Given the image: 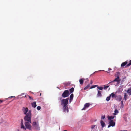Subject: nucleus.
<instances>
[{"instance_id": "nucleus-1", "label": "nucleus", "mask_w": 131, "mask_h": 131, "mask_svg": "<svg viewBox=\"0 0 131 131\" xmlns=\"http://www.w3.org/2000/svg\"><path fill=\"white\" fill-rule=\"evenodd\" d=\"M31 111H29L28 112L24 117V119L25 121L31 123Z\"/></svg>"}, {"instance_id": "nucleus-2", "label": "nucleus", "mask_w": 131, "mask_h": 131, "mask_svg": "<svg viewBox=\"0 0 131 131\" xmlns=\"http://www.w3.org/2000/svg\"><path fill=\"white\" fill-rule=\"evenodd\" d=\"M62 97H59L58 98V99L59 100H61V104L62 106L68 105V101L69 99V98H67L66 99H62Z\"/></svg>"}, {"instance_id": "nucleus-3", "label": "nucleus", "mask_w": 131, "mask_h": 131, "mask_svg": "<svg viewBox=\"0 0 131 131\" xmlns=\"http://www.w3.org/2000/svg\"><path fill=\"white\" fill-rule=\"evenodd\" d=\"M70 93L68 90H66L63 92L62 95V96L63 98H65L68 97Z\"/></svg>"}, {"instance_id": "nucleus-4", "label": "nucleus", "mask_w": 131, "mask_h": 131, "mask_svg": "<svg viewBox=\"0 0 131 131\" xmlns=\"http://www.w3.org/2000/svg\"><path fill=\"white\" fill-rule=\"evenodd\" d=\"M30 123L28 122H25V125L26 126L25 128L28 129L29 130H31V126L30 124Z\"/></svg>"}, {"instance_id": "nucleus-5", "label": "nucleus", "mask_w": 131, "mask_h": 131, "mask_svg": "<svg viewBox=\"0 0 131 131\" xmlns=\"http://www.w3.org/2000/svg\"><path fill=\"white\" fill-rule=\"evenodd\" d=\"M62 111L63 112L68 113L69 112V108L68 105L62 106Z\"/></svg>"}, {"instance_id": "nucleus-6", "label": "nucleus", "mask_w": 131, "mask_h": 131, "mask_svg": "<svg viewBox=\"0 0 131 131\" xmlns=\"http://www.w3.org/2000/svg\"><path fill=\"white\" fill-rule=\"evenodd\" d=\"M110 124L108 126V127H110L111 126L113 127L115 126V123L114 122L113 120L110 121V122H109Z\"/></svg>"}, {"instance_id": "nucleus-7", "label": "nucleus", "mask_w": 131, "mask_h": 131, "mask_svg": "<svg viewBox=\"0 0 131 131\" xmlns=\"http://www.w3.org/2000/svg\"><path fill=\"white\" fill-rule=\"evenodd\" d=\"M22 110L24 114L25 115L27 114V113L29 111L28 108L27 107H23Z\"/></svg>"}, {"instance_id": "nucleus-8", "label": "nucleus", "mask_w": 131, "mask_h": 131, "mask_svg": "<svg viewBox=\"0 0 131 131\" xmlns=\"http://www.w3.org/2000/svg\"><path fill=\"white\" fill-rule=\"evenodd\" d=\"M32 126L35 127V128L37 129L38 128L39 126V124L38 122H33L32 124Z\"/></svg>"}, {"instance_id": "nucleus-9", "label": "nucleus", "mask_w": 131, "mask_h": 131, "mask_svg": "<svg viewBox=\"0 0 131 131\" xmlns=\"http://www.w3.org/2000/svg\"><path fill=\"white\" fill-rule=\"evenodd\" d=\"M90 105V103H86L84 105V107L82 109V110H85V109L88 107Z\"/></svg>"}, {"instance_id": "nucleus-10", "label": "nucleus", "mask_w": 131, "mask_h": 131, "mask_svg": "<svg viewBox=\"0 0 131 131\" xmlns=\"http://www.w3.org/2000/svg\"><path fill=\"white\" fill-rule=\"evenodd\" d=\"M120 81V80L119 78H116L113 81H112L110 82L109 83H111L113 82H117V84L119 83Z\"/></svg>"}, {"instance_id": "nucleus-11", "label": "nucleus", "mask_w": 131, "mask_h": 131, "mask_svg": "<svg viewBox=\"0 0 131 131\" xmlns=\"http://www.w3.org/2000/svg\"><path fill=\"white\" fill-rule=\"evenodd\" d=\"M122 97L121 95H119L115 97V99L116 100L120 101L122 100Z\"/></svg>"}, {"instance_id": "nucleus-12", "label": "nucleus", "mask_w": 131, "mask_h": 131, "mask_svg": "<svg viewBox=\"0 0 131 131\" xmlns=\"http://www.w3.org/2000/svg\"><path fill=\"white\" fill-rule=\"evenodd\" d=\"M21 128H23L25 130L26 129V128L25 127V126L23 125V119H21Z\"/></svg>"}, {"instance_id": "nucleus-13", "label": "nucleus", "mask_w": 131, "mask_h": 131, "mask_svg": "<svg viewBox=\"0 0 131 131\" xmlns=\"http://www.w3.org/2000/svg\"><path fill=\"white\" fill-rule=\"evenodd\" d=\"M102 96L101 94V91H98L97 93V97H101Z\"/></svg>"}, {"instance_id": "nucleus-14", "label": "nucleus", "mask_w": 131, "mask_h": 131, "mask_svg": "<svg viewBox=\"0 0 131 131\" xmlns=\"http://www.w3.org/2000/svg\"><path fill=\"white\" fill-rule=\"evenodd\" d=\"M110 96H111L112 98H114L115 99V97L117 95H116L113 92L110 95Z\"/></svg>"}, {"instance_id": "nucleus-15", "label": "nucleus", "mask_w": 131, "mask_h": 131, "mask_svg": "<svg viewBox=\"0 0 131 131\" xmlns=\"http://www.w3.org/2000/svg\"><path fill=\"white\" fill-rule=\"evenodd\" d=\"M73 94H71L70 96V99L69 101L70 102H71V101L73 99Z\"/></svg>"}, {"instance_id": "nucleus-16", "label": "nucleus", "mask_w": 131, "mask_h": 131, "mask_svg": "<svg viewBox=\"0 0 131 131\" xmlns=\"http://www.w3.org/2000/svg\"><path fill=\"white\" fill-rule=\"evenodd\" d=\"M127 61L122 63L121 64V66L122 67L125 66L127 64Z\"/></svg>"}, {"instance_id": "nucleus-17", "label": "nucleus", "mask_w": 131, "mask_h": 131, "mask_svg": "<svg viewBox=\"0 0 131 131\" xmlns=\"http://www.w3.org/2000/svg\"><path fill=\"white\" fill-rule=\"evenodd\" d=\"M31 105L32 106L34 107L35 108L37 106V105L36 104V103L35 102H34L31 103Z\"/></svg>"}, {"instance_id": "nucleus-18", "label": "nucleus", "mask_w": 131, "mask_h": 131, "mask_svg": "<svg viewBox=\"0 0 131 131\" xmlns=\"http://www.w3.org/2000/svg\"><path fill=\"white\" fill-rule=\"evenodd\" d=\"M101 124L103 127H104L105 125V123L102 121H101Z\"/></svg>"}, {"instance_id": "nucleus-19", "label": "nucleus", "mask_w": 131, "mask_h": 131, "mask_svg": "<svg viewBox=\"0 0 131 131\" xmlns=\"http://www.w3.org/2000/svg\"><path fill=\"white\" fill-rule=\"evenodd\" d=\"M114 118V116H108V119L110 120V121L111 120H112V119H113Z\"/></svg>"}, {"instance_id": "nucleus-20", "label": "nucleus", "mask_w": 131, "mask_h": 131, "mask_svg": "<svg viewBox=\"0 0 131 131\" xmlns=\"http://www.w3.org/2000/svg\"><path fill=\"white\" fill-rule=\"evenodd\" d=\"M84 79H81L79 80V82L80 84H82L83 83V80H84Z\"/></svg>"}, {"instance_id": "nucleus-21", "label": "nucleus", "mask_w": 131, "mask_h": 131, "mask_svg": "<svg viewBox=\"0 0 131 131\" xmlns=\"http://www.w3.org/2000/svg\"><path fill=\"white\" fill-rule=\"evenodd\" d=\"M120 73L119 72H117L116 73V74L115 75V77H117V78H119V76Z\"/></svg>"}, {"instance_id": "nucleus-22", "label": "nucleus", "mask_w": 131, "mask_h": 131, "mask_svg": "<svg viewBox=\"0 0 131 131\" xmlns=\"http://www.w3.org/2000/svg\"><path fill=\"white\" fill-rule=\"evenodd\" d=\"M74 88H73L72 87L71 88V89H69V91L71 93L73 92L74 91Z\"/></svg>"}, {"instance_id": "nucleus-23", "label": "nucleus", "mask_w": 131, "mask_h": 131, "mask_svg": "<svg viewBox=\"0 0 131 131\" xmlns=\"http://www.w3.org/2000/svg\"><path fill=\"white\" fill-rule=\"evenodd\" d=\"M127 93L129 94V95H131V89H128L127 91Z\"/></svg>"}, {"instance_id": "nucleus-24", "label": "nucleus", "mask_w": 131, "mask_h": 131, "mask_svg": "<svg viewBox=\"0 0 131 131\" xmlns=\"http://www.w3.org/2000/svg\"><path fill=\"white\" fill-rule=\"evenodd\" d=\"M127 98V95L126 93H125L124 95V99L125 101H126Z\"/></svg>"}, {"instance_id": "nucleus-25", "label": "nucleus", "mask_w": 131, "mask_h": 131, "mask_svg": "<svg viewBox=\"0 0 131 131\" xmlns=\"http://www.w3.org/2000/svg\"><path fill=\"white\" fill-rule=\"evenodd\" d=\"M114 112L115 113L114 114L115 115H116L118 113V111L117 110L115 109V110Z\"/></svg>"}, {"instance_id": "nucleus-26", "label": "nucleus", "mask_w": 131, "mask_h": 131, "mask_svg": "<svg viewBox=\"0 0 131 131\" xmlns=\"http://www.w3.org/2000/svg\"><path fill=\"white\" fill-rule=\"evenodd\" d=\"M103 87H102L101 86H99L97 85V89L99 90H103Z\"/></svg>"}, {"instance_id": "nucleus-27", "label": "nucleus", "mask_w": 131, "mask_h": 131, "mask_svg": "<svg viewBox=\"0 0 131 131\" xmlns=\"http://www.w3.org/2000/svg\"><path fill=\"white\" fill-rule=\"evenodd\" d=\"M90 86V85L89 84H88L84 88V90H86L88 89L89 87Z\"/></svg>"}, {"instance_id": "nucleus-28", "label": "nucleus", "mask_w": 131, "mask_h": 131, "mask_svg": "<svg viewBox=\"0 0 131 131\" xmlns=\"http://www.w3.org/2000/svg\"><path fill=\"white\" fill-rule=\"evenodd\" d=\"M111 96L110 95L109 96L107 97L106 99V100L107 101H108L110 100Z\"/></svg>"}, {"instance_id": "nucleus-29", "label": "nucleus", "mask_w": 131, "mask_h": 131, "mask_svg": "<svg viewBox=\"0 0 131 131\" xmlns=\"http://www.w3.org/2000/svg\"><path fill=\"white\" fill-rule=\"evenodd\" d=\"M97 86V85H92L91 86V87H90V89H91L93 88H95Z\"/></svg>"}, {"instance_id": "nucleus-30", "label": "nucleus", "mask_w": 131, "mask_h": 131, "mask_svg": "<svg viewBox=\"0 0 131 131\" xmlns=\"http://www.w3.org/2000/svg\"><path fill=\"white\" fill-rule=\"evenodd\" d=\"M129 63L126 66V67H128L129 66H130L131 65V60H130L129 61Z\"/></svg>"}, {"instance_id": "nucleus-31", "label": "nucleus", "mask_w": 131, "mask_h": 131, "mask_svg": "<svg viewBox=\"0 0 131 131\" xmlns=\"http://www.w3.org/2000/svg\"><path fill=\"white\" fill-rule=\"evenodd\" d=\"M109 87V86L107 85V86H105L104 85V89L105 90H106L107 88H108Z\"/></svg>"}, {"instance_id": "nucleus-32", "label": "nucleus", "mask_w": 131, "mask_h": 131, "mask_svg": "<svg viewBox=\"0 0 131 131\" xmlns=\"http://www.w3.org/2000/svg\"><path fill=\"white\" fill-rule=\"evenodd\" d=\"M96 126V125H91V128L92 129H93L95 127V126Z\"/></svg>"}, {"instance_id": "nucleus-33", "label": "nucleus", "mask_w": 131, "mask_h": 131, "mask_svg": "<svg viewBox=\"0 0 131 131\" xmlns=\"http://www.w3.org/2000/svg\"><path fill=\"white\" fill-rule=\"evenodd\" d=\"M37 110H39L41 109V107L39 106H38L37 107Z\"/></svg>"}, {"instance_id": "nucleus-34", "label": "nucleus", "mask_w": 131, "mask_h": 131, "mask_svg": "<svg viewBox=\"0 0 131 131\" xmlns=\"http://www.w3.org/2000/svg\"><path fill=\"white\" fill-rule=\"evenodd\" d=\"M105 117V115H104L102 116L101 117V119H104Z\"/></svg>"}, {"instance_id": "nucleus-35", "label": "nucleus", "mask_w": 131, "mask_h": 131, "mask_svg": "<svg viewBox=\"0 0 131 131\" xmlns=\"http://www.w3.org/2000/svg\"><path fill=\"white\" fill-rule=\"evenodd\" d=\"M28 97H29V98L30 100H33L32 97H31V96H28Z\"/></svg>"}, {"instance_id": "nucleus-36", "label": "nucleus", "mask_w": 131, "mask_h": 131, "mask_svg": "<svg viewBox=\"0 0 131 131\" xmlns=\"http://www.w3.org/2000/svg\"><path fill=\"white\" fill-rule=\"evenodd\" d=\"M93 83V82L92 80H91L90 81V84H92Z\"/></svg>"}, {"instance_id": "nucleus-37", "label": "nucleus", "mask_w": 131, "mask_h": 131, "mask_svg": "<svg viewBox=\"0 0 131 131\" xmlns=\"http://www.w3.org/2000/svg\"><path fill=\"white\" fill-rule=\"evenodd\" d=\"M121 103L122 105H123V101H121Z\"/></svg>"}, {"instance_id": "nucleus-38", "label": "nucleus", "mask_w": 131, "mask_h": 131, "mask_svg": "<svg viewBox=\"0 0 131 131\" xmlns=\"http://www.w3.org/2000/svg\"><path fill=\"white\" fill-rule=\"evenodd\" d=\"M112 70V69H111L110 68H108V70H109V71H110V70Z\"/></svg>"}, {"instance_id": "nucleus-39", "label": "nucleus", "mask_w": 131, "mask_h": 131, "mask_svg": "<svg viewBox=\"0 0 131 131\" xmlns=\"http://www.w3.org/2000/svg\"><path fill=\"white\" fill-rule=\"evenodd\" d=\"M3 102V101L0 100V104L2 103Z\"/></svg>"}, {"instance_id": "nucleus-40", "label": "nucleus", "mask_w": 131, "mask_h": 131, "mask_svg": "<svg viewBox=\"0 0 131 131\" xmlns=\"http://www.w3.org/2000/svg\"><path fill=\"white\" fill-rule=\"evenodd\" d=\"M14 97V96H11V97H12H12Z\"/></svg>"}, {"instance_id": "nucleus-41", "label": "nucleus", "mask_w": 131, "mask_h": 131, "mask_svg": "<svg viewBox=\"0 0 131 131\" xmlns=\"http://www.w3.org/2000/svg\"><path fill=\"white\" fill-rule=\"evenodd\" d=\"M107 73H110V71H108V72H107Z\"/></svg>"}, {"instance_id": "nucleus-42", "label": "nucleus", "mask_w": 131, "mask_h": 131, "mask_svg": "<svg viewBox=\"0 0 131 131\" xmlns=\"http://www.w3.org/2000/svg\"><path fill=\"white\" fill-rule=\"evenodd\" d=\"M63 131H67V130H64Z\"/></svg>"}, {"instance_id": "nucleus-43", "label": "nucleus", "mask_w": 131, "mask_h": 131, "mask_svg": "<svg viewBox=\"0 0 131 131\" xmlns=\"http://www.w3.org/2000/svg\"><path fill=\"white\" fill-rule=\"evenodd\" d=\"M41 93L40 94V95L41 96Z\"/></svg>"}, {"instance_id": "nucleus-44", "label": "nucleus", "mask_w": 131, "mask_h": 131, "mask_svg": "<svg viewBox=\"0 0 131 131\" xmlns=\"http://www.w3.org/2000/svg\"><path fill=\"white\" fill-rule=\"evenodd\" d=\"M26 95H25V97H26Z\"/></svg>"}, {"instance_id": "nucleus-45", "label": "nucleus", "mask_w": 131, "mask_h": 131, "mask_svg": "<svg viewBox=\"0 0 131 131\" xmlns=\"http://www.w3.org/2000/svg\"><path fill=\"white\" fill-rule=\"evenodd\" d=\"M125 131H127V130H125Z\"/></svg>"}]
</instances>
